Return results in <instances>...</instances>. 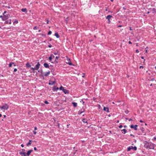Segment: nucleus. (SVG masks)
Returning <instances> with one entry per match:
<instances>
[{"label": "nucleus", "instance_id": "nucleus-17", "mask_svg": "<svg viewBox=\"0 0 156 156\" xmlns=\"http://www.w3.org/2000/svg\"><path fill=\"white\" fill-rule=\"evenodd\" d=\"M44 66L45 68H49V65L47 63H44Z\"/></svg>", "mask_w": 156, "mask_h": 156}, {"label": "nucleus", "instance_id": "nucleus-56", "mask_svg": "<svg viewBox=\"0 0 156 156\" xmlns=\"http://www.w3.org/2000/svg\"><path fill=\"white\" fill-rule=\"evenodd\" d=\"M69 125H70V124H69V125H68H68H67V127H68V126H69Z\"/></svg>", "mask_w": 156, "mask_h": 156}, {"label": "nucleus", "instance_id": "nucleus-49", "mask_svg": "<svg viewBox=\"0 0 156 156\" xmlns=\"http://www.w3.org/2000/svg\"><path fill=\"white\" fill-rule=\"evenodd\" d=\"M140 122H143V121L142 120H140Z\"/></svg>", "mask_w": 156, "mask_h": 156}, {"label": "nucleus", "instance_id": "nucleus-36", "mask_svg": "<svg viewBox=\"0 0 156 156\" xmlns=\"http://www.w3.org/2000/svg\"><path fill=\"white\" fill-rule=\"evenodd\" d=\"M17 71V69L16 68H15L14 70V71L15 72H16Z\"/></svg>", "mask_w": 156, "mask_h": 156}, {"label": "nucleus", "instance_id": "nucleus-14", "mask_svg": "<svg viewBox=\"0 0 156 156\" xmlns=\"http://www.w3.org/2000/svg\"><path fill=\"white\" fill-rule=\"evenodd\" d=\"M32 151H33V150H31L28 151L27 153V155L29 156Z\"/></svg>", "mask_w": 156, "mask_h": 156}, {"label": "nucleus", "instance_id": "nucleus-29", "mask_svg": "<svg viewBox=\"0 0 156 156\" xmlns=\"http://www.w3.org/2000/svg\"><path fill=\"white\" fill-rule=\"evenodd\" d=\"M38 28V27H37V26H35L34 27L33 29L34 30H36Z\"/></svg>", "mask_w": 156, "mask_h": 156}, {"label": "nucleus", "instance_id": "nucleus-27", "mask_svg": "<svg viewBox=\"0 0 156 156\" xmlns=\"http://www.w3.org/2000/svg\"><path fill=\"white\" fill-rule=\"evenodd\" d=\"M14 64L13 63H9V67H12V64Z\"/></svg>", "mask_w": 156, "mask_h": 156}, {"label": "nucleus", "instance_id": "nucleus-8", "mask_svg": "<svg viewBox=\"0 0 156 156\" xmlns=\"http://www.w3.org/2000/svg\"><path fill=\"white\" fill-rule=\"evenodd\" d=\"M138 126V125H131L130 127L131 128L133 129L134 130H136L137 129V127Z\"/></svg>", "mask_w": 156, "mask_h": 156}, {"label": "nucleus", "instance_id": "nucleus-26", "mask_svg": "<svg viewBox=\"0 0 156 156\" xmlns=\"http://www.w3.org/2000/svg\"><path fill=\"white\" fill-rule=\"evenodd\" d=\"M59 90H62L63 91V90H64V88L62 87V86H61L60 88H59Z\"/></svg>", "mask_w": 156, "mask_h": 156}, {"label": "nucleus", "instance_id": "nucleus-62", "mask_svg": "<svg viewBox=\"0 0 156 156\" xmlns=\"http://www.w3.org/2000/svg\"><path fill=\"white\" fill-rule=\"evenodd\" d=\"M84 77V76L83 75L82 76V77Z\"/></svg>", "mask_w": 156, "mask_h": 156}, {"label": "nucleus", "instance_id": "nucleus-28", "mask_svg": "<svg viewBox=\"0 0 156 156\" xmlns=\"http://www.w3.org/2000/svg\"><path fill=\"white\" fill-rule=\"evenodd\" d=\"M30 69L33 72H34V70H35V69H34V67H31L30 68Z\"/></svg>", "mask_w": 156, "mask_h": 156}, {"label": "nucleus", "instance_id": "nucleus-9", "mask_svg": "<svg viewBox=\"0 0 156 156\" xmlns=\"http://www.w3.org/2000/svg\"><path fill=\"white\" fill-rule=\"evenodd\" d=\"M55 59V56L53 54L51 55L49 57V62H51L52 59Z\"/></svg>", "mask_w": 156, "mask_h": 156}, {"label": "nucleus", "instance_id": "nucleus-24", "mask_svg": "<svg viewBox=\"0 0 156 156\" xmlns=\"http://www.w3.org/2000/svg\"><path fill=\"white\" fill-rule=\"evenodd\" d=\"M31 140H29V142L27 144V146H30V144H31Z\"/></svg>", "mask_w": 156, "mask_h": 156}, {"label": "nucleus", "instance_id": "nucleus-13", "mask_svg": "<svg viewBox=\"0 0 156 156\" xmlns=\"http://www.w3.org/2000/svg\"><path fill=\"white\" fill-rule=\"evenodd\" d=\"M63 91L65 94H68L69 93V90L66 89H64V90H63Z\"/></svg>", "mask_w": 156, "mask_h": 156}, {"label": "nucleus", "instance_id": "nucleus-37", "mask_svg": "<svg viewBox=\"0 0 156 156\" xmlns=\"http://www.w3.org/2000/svg\"><path fill=\"white\" fill-rule=\"evenodd\" d=\"M33 133L34 134H36L37 133V132L35 131H34Z\"/></svg>", "mask_w": 156, "mask_h": 156}, {"label": "nucleus", "instance_id": "nucleus-35", "mask_svg": "<svg viewBox=\"0 0 156 156\" xmlns=\"http://www.w3.org/2000/svg\"><path fill=\"white\" fill-rule=\"evenodd\" d=\"M122 127V125H120L119 126V128H121Z\"/></svg>", "mask_w": 156, "mask_h": 156}, {"label": "nucleus", "instance_id": "nucleus-31", "mask_svg": "<svg viewBox=\"0 0 156 156\" xmlns=\"http://www.w3.org/2000/svg\"><path fill=\"white\" fill-rule=\"evenodd\" d=\"M85 119H83V121L84 123H87V122L86 121H85Z\"/></svg>", "mask_w": 156, "mask_h": 156}, {"label": "nucleus", "instance_id": "nucleus-50", "mask_svg": "<svg viewBox=\"0 0 156 156\" xmlns=\"http://www.w3.org/2000/svg\"><path fill=\"white\" fill-rule=\"evenodd\" d=\"M141 58L142 59H144V57H143V56H141Z\"/></svg>", "mask_w": 156, "mask_h": 156}, {"label": "nucleus", "instance_id": "nucleus-46", "mask_svg": "<svg viewBox=\"0 0 156 156\" xmlns=\"http://www.w3.org/2000/svg\"><path fill=\"white\" fill-rule=\"evenodd\" d=\"M21 146L22 147H24V145L23 144H22Z\"/></svg>", "mask_w": 156, "mask_h": 156}, {"label": "nucleus", "instance_id": "nucleus-19", "mask_svg": "<svg viewBox=\"0 0 156 156\" xmlns=\"http://www.w3.org/2000/svg\"><path fill=\"white\" fill-rule=\"evenodd\" d=\"M74 107H76L77 106V103L76 102H73L72 103Z\"/></svg>", "mask_w": 156, "mask_h": 156}, {"label": "nucleus", "instance_id": "nucleus-1", "mask_svg": "<svg viewBox=\"0 0 156 156\" xmlns=\"http://www.w3.org/2000/svg\"><path fill=\"white\" fill-rule=\"evenodd\" d=\"M56 80L55 79H53L52 80H49V85H53L52 87H50L53 91H56L58 90L59 88L57 87L55 85Z\"/></svg>", "mask_w": 156, "mask_h": 156}, {"label": "nucleus", "instance_id": "nucleus-20", "mask_svg": "<svg viewBox=\"0 0 156 156\" xmlns=\"http://www.w3.org/2000/svg\"><path fill=\"white\" fill-rule=\"evenodd\" d=\"M84 109L83 110V111H82L81 110H80L79 111H78V114L79 115H80L83 112H84Z\"/></svg>", "mask_w": 156, "mask_h": 156}, {"label": "nucleus", "instance_id": "nucleus-47", "mask_svg": "<svg viewBox=\"0 0 156 156\" xmlns=\"http://www.w3.org/2000/svg\"><path fill=\"white\" fill-rule=\"evenodd\" d=\"M124 127L125 128H126V127H127V126H126V125H125L124 126Z\"/></svg>", "mask_w": 156, "mask_h": 156}, {"label": "nucleus", "instance_id": "nucleus-34", "mask_svg": "<svg viewBox=\"0 0 156 156\" xmlns=\"http://www.w3.org/2000/svg\"><path fill=\"white\" fill-rule=\"evenodd\" d=\"M143 68H144V67L142 66H140L139 67L140 69H143Z\"/></svg>", "mask_w": 156, "mask_h": 156}, {"label": "nucleus", "instance_id": "nucleus-63", "mask_svg": "<svg viewBox=\"0 0 156 156\" xmlns=\"http://www.w3.org/2000/svg\"><path fill=\"white\" fill-rule=\"evenodd\" d=\"M119 122V121H117V123H118V122Z\"/></svg>", "mask_w": 156, "mask_h": 156}, {"label": "nucleus", "instance_id": "nucleus-42", "mask_svg": "<svg viewBox=\"0 0 156 156\" xmlns=\"http://www.w3.org/2000/svg\"><path fill=\"white\" fill-rule=\"evenodd\" d=\"M130 136H133V137H134V135H133V134H131L130 135Z\"/></svg>", "mask_w": 156, "mask_h": 156}, {"label": "nucleus", "instance_id": "nucleus-48", "mask_svg": "<svg viewBox=\"0 0 156 156\" xmlns=\"http://www.w3.org/2000/svg\"><path fill=\"white\" fill-rule=\"evenodd\" d=\"M131 120H132V119H129V121H130Z\"/></svg>", "mask_w": 156, "mask_h": 156}, {"label": "nucleus", "instance_id": "nucleus-59", "mask_svg": "<svg viewBox=\"0 0 156 156\" xmlns=\"http://www.w3.org/2000/svg\"><path fill=\"white\" fill-rule=\"evenodd\" d=\"M47 34L48 35H49V31L48 32Z\"/></svg>", "mask_w": 156, "mask_h": 156}, {"label": "nucleus", "instance_id": "nucleus-60", "mask_svg": "<svg viewBox=\"0 0 156 156\" xmlns=\"http://www.w3.org/2000/svg\"><path fill=\"white\" fill-rule=\"evenodd\" d=\"M111 2H113V0H110Z\"/></svg>", "mask_w": 156, "mask_h": 156}, {"label": "nucleus", "instance_id": "nucleus-58", "mask_svg": "<svg viewBox=\"0 0 156 156\" xmlns=\"http://www.w3.org/2000/svg\"><path fill=\"white\" fill-rule=\"evenodd\" d=\"M51 41V39H50V38H49V41Z\"/></svg>", "mask_w": 156, "mask_h": 156}, {"label": "nucleus", "instance_id": "nucleus-54", "mask_svg": "<svg viewBox=\"0 0 156 156\" xmlns=\"http://www.w3.org/2000/svg\"><path fill=\"white\" fill-rule=\"evenodd\" d=\"M152 83H151V84H150V86H152Z\"/></svg>", "mask_w": 156, "mask_h": 156}, {"label": "nucleus", "instance_id": "nucleus-55", "mask_svg": "<svg viewBox=\"0 0 156 156\" xmlns=\"http://www.w3.org/2000/svg\"><path fill=\"white\" fill-rule=\"evenodd\" d=\"M2 116V114H0V117H1Z\"/></svg>", "mask_w": 156, "mask_h": 156}, {"label": "nucleus", "instance_id": "nucleus-45", "mask_svg": "<svg viewBox=\"0 0 156 156\" xmlns=\"http://www.w3.org/2000/svg\"><path fill=\"white\" fill-rule=\"evenodd\" d=\"M52 47V45L51 44H49V48H51Z\"/></svg>", "mask_w": 156, "mask_h": 156}, {"label": "nucleus", "instance_id": "nucleus-7", "mask_svg": "<svg viewBox=\"0 0 156 156\" xmlns=\"http://www.w3.org/2000/svg\"><path fill=\"white\" fill-rule=\"evenodd\" d=\"M112 16L110 15H108L106 17V19L108 20V23L109 24L110 23V19L112 18Z\"/></svg>", "mask_w": 156, "mask_h": 156}, {"label": "nucleus", "instance_id": "nucleus-39", "mask_svg": "<svg viewBox=\"0 0 156 156\" xmlns=\"http://www.w3.org/2000/svg\"><path fill=\"white\" fill-rule=\"evenodd\" d=\"M153 140H156V138L155 137H154Z\"/></svg>", "mask_w": 156, "mask_h": 156}, {"label": "nucleus", "instance_id": "nucleus-11", "mask_svg": "<svg viewBox=\"0 0 156 156\" xmlns=\"http://www.w3.org/2000/svg\"><path fill=\"white\" fill-rule=\"evenodd\" d=\"M5 23L6 24L9 23V24H11V19L8 20L5 22Z\"/></svg>", "mask_w": 156, "mask_h": 156}, {"label": "nucleus", "instance_id": "nucleus-2", "mask_svg": "<svg viewBox=\"0 0 156 156\" xmlns=\"http://www.w3.org/2000/svg\"><path fill=\"white\" fill-rule=\"evenodd\" d=\"M155 144L151 142H147L145 144V147L147 148H149L150 149H154V148Z\"/></svg>", "mask_w": 156, "mask_h": 156}, {"label": "nucleus", "instance_id": "nucleus-10", "mask_svg": "<svg viewBox=\"0 0 156 156\" xmlns=\"http://www.w3.org/2000/svg\"><path fill=\"white\" fill-rule=\"evenodd\" d=\"M41 73L43 75L45 76H48L49 74V71L46 72H42Z\"/></svg>", "mask_w": 156, "mask_h": 156}, {"label": "nucleus", "instance_id": "nucleus-53", "mask_svg": "<svg viewBox=\"0 0 156 156\" xmlns=\"http://www.w3.org/2000/svg\"><path fill=\"white\" fill-rule=\"evenodd\" d=\"M49 23V21L48 20H47V23Z\"/></svg>", "mask_w": 156, "mask_h": 156}, {"label": "nucleus", "instance_id": "nucleus-22", "mask_svg": "<svg viewBox=\"0 0 156 156\" xmlns=\"http://www.w3.org/2000/svg\"><path fill=\"white\" fill-rule=\"evenodd\" d=\"M26 67L27 68H29L31 67V66L30 64L29 63H27L26 64Z\"/></svg>", "mask_w": 156, "mask_h": 156}, {"label": "nucleus", "instance_id": "nucleus-3", "mask_svg": "<svg viewBox=\"0 0 156 156\" xmlns=\"http://www.w3.org/2000/svg\"><path fill=\"white\" fill-rule=\"evenodd\" d=\"M9 108V106L6 104H5L2 106L0 107L1 108L2 110H7Z\"/></svg>", "mask_w": 156, "mask_h": 156}, {"label": "nucleus", "instance_id": "nucleus-57", "mask_svg": "<svg viewBox=\"0 0 156 156\" xmlns=\"http://www.w3.org/2000/svg\"><path fill=\"white\" fill-rule=\"evenodd\" d=\"M4 118H5L6 117V115H4Z\"/></svg>", "mask_w": 156, "mask_h": 156}, {"label": "nucleus", "instance_id": "nucleus-64", "mask_svg": "<svg viewBox=\"0 0 156 156\" xmlns=\"http://www.w3.org/2000/svg\"><path fill=\"white\" fill-rule=\"evenodd\" d=\"M16 23H18V21H16Z\"/></svg>", "mask_w": 156, "mask_h": 156}, {"label": "nucleus", "instance_id": "nucleus-43", "mask_svg": "<svg viewBox=\"0 0 156 156\" xmlns=\"http://www.w3.org/2000/svg\"><path fill=\"white\" fill-rule=\"evenodd\" d=\"M37 130V127H36L34 128V130Z\"/></svg>", "mask_w": 156, "mask_h": 156}, {"label": "nucleus", "instance_id": "nucleus-40", "mask_svg": "<svg viewBox=\"0 0 156 156\" xmlns=\"http://www.w3.org/2000/svg\"><path fill=\"white\" fill-rule=\"evenodd\" d=\"M154 80V78H152V79H151V81H153Z\"/></svg>", "mask_w": 156, "mask_h": 156}, {"label": "nucleus", "instance_id": "nucleus-44", "mask_svg": "<svg viewBox=\"0 0 156 156\" xmlns=\"http://www.w3.org/2000/svg\"><path fill=\"white\" fill-rule=\"evenodd\" d=\"M128 43L129 44H132V42L130 41H129Z\"/></svg>", "mask_w": 156, "mask_h": 156}, {"label": "nucleus", "instance_id": "nucleus-41", "mask_svg": "<svg viewBox=\"0 0 156 156\" xmlns=\"http://www.w3.org/2000/svg\"><path fill=\"white\" fill-rule=\"evenodd\" d=\"M52 32L51 31L49 30V35H50L51 34Z\"/></svg>", "mask_w": 156, "mask_h": 156}, {"label": "nucleus", "instance_id": "nucleus-18", "mask_svg": "<svg viewBox=\"0 0 156 156\" xmlns=\"http://www.w3.org/2000/svg\"><path fill=\"white\" fill-rule=\"evenodd\" d=\"M21 11L23 12H24L26 13L27 12V9L26 8H23L21 9Z\"/></svg>", "mask_w": 156, "mask_h": 156}, {"label": "nucleus", "instance_id": "nucleus-25", "mask_svg": "<svg viewBox=\"0 0 156 156\" xmlns=\"http://www.w3.org/2000/svg\"><path fill=\"white\" fill-rule=\"evenodd\" d=\"M131 146L129 147L127 149V151H129L131 150Z\"/></svg>", "mask_w": 156, "mask_h": 156}, {"label": "nucleus", "instance_id": "nucleus-5", "mask_svg": "<svg viewBox=\"0 0 156 156\" xmlns=\"http://www.w3.org/2000/svg\"><path fill=\"white\" fill-rule=\"evenodd\" d=\"M66 62L67 64L70 66H74V65L71 62V61L70 58H69L67 56L66 57Z\"/></svg>", "mask_w": 156, "mask_h": 156}, {"label": "nucleus", "instance_id": "nucleus-61", "mask_svg": "<svg viewBox=\"0 0 156 156\" xmlns=\"http://www.w3.org/2000/svg\"><path fill=\"white\" fill-rule=\"evenodd\" d=\"M2 16H0V18H2Z\"/></svg>", "mask_w": 156, "mask_h": 156}, {"label": "nucleus", "instance_id": "nucleus-15", "mask_svg": "<svg viewBox=\"0 0 156 156\" xmlns=\"http://www.w3.org/2000/svg\"><path fill=\"white\" fill-rule=\"evenodd\" d=\"M20 154H21L22 156H26V153L24 152H20Z\"/></svg>", "mask_w": 156, "mask_h": 156}, {"label": "nucleus", "instance_id": "nucleus-32", "mask_svg": "<svg viewBox=\"0 0 156 156\" xmlns=\"http://www.w3.org/2000/svg\"><path fill=\"white\" fill-rule=\"evenodd\" d=\"M44 103H45V104H48V103H48V101H44Z\"/></svg>", "mask_w": 156, "mask_h": 156}, {"label": "nucleus", "instance_id": "nucleus-6", "mask_svg": "<svg viewBox=\"0 0 156 156\" xmlns=\"http://www.w3.org/2000/svg\"><path fill=\"white\" fill-rule=\"evenodd\" d=\"M40 66L41 65L39 62H37V64L34 67V69H35L36 70H37L40 67Z\"/></svg>", "mask_w": 156, "mask_h": 156}, {"label": "nucleus", "instance_id": "nucleus-51", "mask_svg": "<svg viewBox=\"0 0 156 156\" xmlns=\"http://www.w3.org/2000/svg\"><path fill=\"white\" fill-rule=\"evenodd\" d=\"M122 27V26L121 25H120L119 26H118V27Z\"/></svg>", "mask_w": 156, "mask_h": 156}, {"label": "nucleus", "instance_id": "nucleus-30", "mask_svg": "<svg viewBox=\"0 0 156 156\" xmlns=\"http://www.w3.org/2000/svg\"><path fill=\"white\" fill-rule=\"evenodd\" d=\"M59 57L58 56H56L55 57V58L54 59L55 60V61H56L57 60H58V59Z\"/></svg>", "mask_w": 156, "mask_h": 156}, {"label": "nucleus", "instance_id": "nucleus-16", "mask_svg": "<svg viewBox=\"0 0 156 156\" xmlns=\"http://www.w3.org/2000/svg\"><path fill=\"white\" fill-rule=\"evenodd\" d=\"M131 149L134 150L135 151H136L137 150V147L136 146L133 147L132 146H130Z\"/></svg>", "mask_w": 156, "mask_h": 156}, {"label": "nucleus", "instance_id": "nucleus-23", "mask_svg": "<svg viewBox=\"0 0 156 156\" xmlns=\"http://www.w3.org/2000/svg\"><path fill=\"white\" fill-rule=\"evenodd\" d=\"M123 131L124 132H122L124 134H125L127 132V130L125 129H124L122 130V131Z\"/></svg>", "mask_w": 156, "mask_h": 156}, {"label": "nucleus", "instance_id": "nucleus-4", "mask_svg": "<svg viewBox=\"0 0 156 156\" xmlns=\"http://www.w3.org/2000/svg\"><path fill=\"white\" fill-rule=\"evenodd\" d=\"M6 12V11H4L3 13V15H4V16H3L2 19L3 20H7L8 18H9V17L10 16V15L9 14L7 15H4V14H5Z\"/></svg>", "mask_w": 156, "mask_h": 156}, {"label": "nucleus", "instance_id": "nucleus-52", "mask_svg": "<svg viewBox=\"0 0 156 156\" xmlns=\"http://www.w3.org/2000/svg\"><path fill=\"white\" fill-rule=\"evenodd\" d=\"M129 28H130V30H132V28H131V27H129Z\"/></svg>", "mask_w": 156, "mask_h": 156}, {"label": "nucleus", "instance_id": "nucleus-12", "mask_svg": "<svg viewBox=\"0 0 156 156\" xmlns=\"http://www.w3.org/2000/svg\"><path fill=\"white\" fill-rule=\"evenodd\" d=\"M103 110L106 111L107 112H109V109L108 108L104 107L103 108Z\"/></svg>", "mask_w": 156, "mask_h": 156}, {"label": "nucleus", "instance_id": "nucleus-21", "mask_svg": "<svg viewBox=\"0 0 156 156\" xmlns=\"http://www.w3.org/2000/svg\"><path fill=\"white\" fill-rule=\"evenodd\" d=\"M55 35L56 37L57 38L59 37V35L58 33L56 32L55 34Z\"/></svg>", "mask_w": 156, "mask_h": 156}, {"label": "nucleus", "instance_id": "nucleus-33", "mask_svg": "<svg viewBox=\"0 0 156 156\" xmlns=\"http://www.w3.org/2000/svg\"><path fill=\"white\" fill-rule=\"evenodd\" d=\"M136 52L137 53H138L139 52V51L138 49H136Z\"/></svg>", "mask_w": 156, "mask_h": 156}, {"label": "nucleus", "instance_id": "nucleus-38", "mask_svg": "<svg viewBox=\"0 0 156 156\" xmlns=\"http://www.w3.org/2000/svg\"><path fill=\"white\" fill-rule=\"evenodd\" d=\"M34 149L35 151H36L37 150V148L36 147H34Z\"/></svg>", "mask_w": 156, "mask_h": 156}]
</instances>
